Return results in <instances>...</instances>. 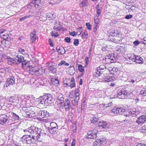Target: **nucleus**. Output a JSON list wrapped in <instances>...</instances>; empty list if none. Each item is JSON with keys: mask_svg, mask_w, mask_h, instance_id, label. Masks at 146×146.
<instances>
[{"mask_svg": "<svg viewBox=\"0 0 146 146\" xmlns=\"http://www.w3.org/2000/svg\"><path fill=\"white\" fill-rule=\"evenodd\" d=\"M6 59H8L7 63L9 65H12L13 64H16V60H14L13 58H11L10 57H8Z\"/></svg>", "mask_w": 146, "mask_h": 146, "instance_id": "obj_21", "label": "nucleus"}, {"mask_svg": "<svg viewBox=\"0 0 146 146\" xmlns=\"http://www.w3.org/2000/svg\"><path fill=\"white\" fill-rule=\"evenodd\" d=\"M48 70L52 73H54L55 72L56 69L53 66H50L48 68Z\"/></svg>", "mask_w": 146, "mask_h": 146, "instance_id": "obj_42", "label": "nucleus"}, {"mask_svg": "<svg viewBox=\"0 0 146 146\" xmlns=\"http://www.w3.org/2000/svg\"><path fill=\"white\" fill-rule=\"evenodd\" d=\"M44 110L40 111L39 112L38 115L42 118L44 117Z\"/></svg>", "mask_w": 146, "mask_h": 146, "instance_id": "obj_44", "label": "nucleus"}, {"mask_svg": "<svg viewBox=\"0 0 146 146\" xmlns=\"http://www.w3.org/2000/svg\"><path fill=\"white\" fill-rule=\"evenodd\" d=\"M50 127L52 128H58V126L56 123L55 122H52L50 123Z\"/></svg>", "mask_w": 146, "mask_h": 146, "instance_id": "obj_34", "label": "nucleus"}, {"mask_svg": "<svg viewBox=\"0 0 146 146\" xmlns=\"http://www.w3.org/2000/svg\"><path fill=\"white\" fill-rule=\"evenodd\" d=\"M141 42H142L144 44H146V36L143 38V40Z\"/></svg>", "mask_w": 146, "mask_h": 146, "instance_id": "obj_64", "label": "nucleus"}, {"mask_svg": "<svg viewBox=\"0 0 146 146\" xmlns=\"http://www.w3.org/2000/svg\"><path fill=\"white\" fill-rule=\"evenodd\" d=\"M74 93H75V96H79L80 93V90L78 88L76 89L75 90Z\"/></svg>", "mask_w": 146, "mask_h": 146, "instance_id": "obj_48", "label": "nucleus"}, {"mask_svg": "<svg viewBox=\"0 0 146 146\" xmlns=\"http://www.w3.org/2000/svg\"><path fill=\"white\" fill-rule=\"evenodd\" d=\"M107 64H103L98 67L95 72L94 75L96 77H98L100 76L103 74L107 69L106 65Z\"/></svg>", "mask_w": 146, "mask_h": 146, "instance_id": "obj_5", "label": "nucleus"}, {"mask_svg": "<svg viewBox=\"0 0 146 146\" xmlns=\"http://www.w3.org/2000/svg\"><path fill=\"white\" fill-rule=\"evenodd\" d=\"M36 69V68L35 67H33L32 66H30V73L32 74L37 73V72H38V71Z\"/></svg>", "mask_w": 146, "mask_h": 146, "instance_id": "obj_26", "label": "nucleus"}, {"mask_svg": "<svg viewBox=\"0 0 146 146\" xmlns=\"http://www.w3.org/2000/svg\"><path fill=\"white\" fill-rule=\"evenodd\" d=\"M38 104L42 105L44 106L49 105L54 102L52 96L49 94H45L42 96H40L36 99Z\"/></svg>", "mask_w": 146, "mask_h": 146, "instance_id": "obj_2", "label": "nucleus"}, {"mask_svg": "<svg viewBox=\"0 0 146 146\" xmlns=\"http://www.w3.org/2000/svg\"><path fill=\"white\" fill-rule=\"evenodd\" d=\"M142 130L144 132L146 133V124L144 126H143L142 127Z\"/></svg>", "mask_w": 146, "mask_h": 146, "instance_id": "obj_63", "label": "nucleus"}, {"mask_svg": "<svg viewBox=\"0 0 146 146\" xmlns=\"http://www.w3.org/2000/svg\"><path fill=\"white\" fill-rule=\"evenodd\" d=\"M60 101L62 102H64V98L63 97V95L62 94H59L57 100Z\"/></svg>", "mask_w": 146, "mask_h": 146, "instance_id": "obj_31", "label": "nucleus"}, {"mask_svg": "<svg viewBox=\"0 0 146 146\" xmlns=\"http://www.w3.org/2000/svg\"><path fill=\"white\" fill-rule=\"evenodd\" d=\"M58 52L60 55H62L66 53V51L64 47L61 48L59 47V48L58 49Z\"/></svg>", "mask_w": 146, "mask_h": 146, "instance_id": "obj_27", "label": "nucleus"}, {"mask_svg": "<svg viewBox=\"0 0 146 146\" xmlns=\"http://www.w3.org/2000/svg\"><path fill=\"white\" fill-rule=\"evenodd\" d=\"M118 113L120 114H123L124 112L125 111V109H123L122 108H118Z\"/></svg>", "mask_w": 146, "mask_h": 146, "instance_id": "obj_39", "label": "nucleus"}, {"mask_svg": "<svg viewBox=\"0 0 146 146\" xmlns=\"http://www.w3.org/2000/svg\"><path fill=\"white\" fill-rule=\"evenodd\" d=\"M30 36L31 37V39L33 42H35L37 36L36 34V31L35 29L33 31V32H31L30 34Z\"/></svg>", "mask_w": 146, "mask_h": 146, "instance_id": "obj_20", "label": "nucleus"}, {"mask_svg": "<svg viewBox=\"0 0 146 146\" xmlns=\"http://www.w3.org/2000/svg\"><path fill=\"white\" fill-rule=\"evenodd\" d=\"M21 118L19 116L12 111H10L6 114L0 115V123L3 125L7 122L9 123L11 121H14L19 120Z\"/></svg>", "mask_w": 146, "mask_h": 146, "instance_id": "obj_1", "label": "nucleus"}, {"mask_svg": "<svg viewBox=\"0 0 146 146\" xmlns=\"http://www.w3.org/2000/svg\"><path fill=\"white\" fill-rule=\"evenodd\" d=\"M106 139L105 138L100 137L99 139H97L93 143L94 146H100L103 143H104Z\"/></svg>", "mask_w": 146, "mask_h": 146, "instance_id": "obj_12", "label": "nucleus"}, {"mask_svg": "<svg viewBox=\"0 0 146 146\" xmlns=\"http://www.w3.org/2000/svg\"><path fill=\"white\" fill-rule=\"evenodd\" d=\"M21 62L22 63V65L23 67L27 66L28 65H27V62L24 59Z\"/></svg>", "mask_w": 146, "mask_h": 146, "instance_id": "obj_43", "label": "nucleus"}, {"mask_svg": "<svg viewBox=\"0 0 146 146\" xmlns=\"http://www.w3.org/2000/svg\"><path fill=\"white\" fill-rule=\"evenodd\" d=\"M48 42H49V44H50L51 46H54L53 44L52 43V40L51 39L49 38L48 39Z\"/></svg>", "mask_w": 146, "mask_h": 146, "instance_id": "obj_60", "label": "nucleus"}, {"mask_svg": "<svg viewBox=\"0 0 146 146\" xmlns=\"http://www.w3.org/2000/svg\"><path fill=\"white\" fill-rule=\"evenodd\" d=\"M44 117H48L49 116V113L46 110H44Z\"/></svg>", "mask_w": 146, "mask_h": 146, "instance_id": "obj_47", "label": "nucleus"}, {"mask_svg": "<svg viewBox=\"0 0 146 146\" xmlns=\"http://www.w3.org/2000/svg\"><path fill=\"white\" fill-rule=\"evenodd\" d=\"M32 143H35L36 141L41 142L42 139L41 138L42 134H37L36 135H31Z\"/></svg>", "mask_w": 146, "mask_h": 146, "instance_id": "obj_9", "label": "nucleus"}, {"mask_svg": "<svg viewBox=\"0 0 146 146\" xmlns=\"http://www.w3.org/2000/svg\"><path fill=\"white\" fill-rule=\"evenodd\" d=\"M133 111H132V117H135L137 116L139 114L140 112L136 109L132 110Z\"/></svg>", "mask_w": 146, "mask_h": 146, "instance_id": "obj_29", "label": "nucleus"}, {"mask_svg": "<svg viewBox=\"0 0 146 146\" xmlns=\"http://www.w3.org/2000/svg\"><path fill=\"white\" fill-rule=\"evenodd\" d=\"M30 17V16H26L24 17H23L20 19V21H22L25 19H27V18H29Z\"/></svg>", "mask_w": 146, "mask_h": 146, "instance_id": "obj_50", "label": "nucleus"}, {"mask_svg": "<svg viewBox=\"0 0 146 146\" xmlns=\"http://www.w3.org/2000/svg\"><path fill=\"white\" fill-rule=\"evenodd\" d=\"M19 52L23 54H25V50L21 48L19 49Z\"/></svg>", "mask_w": 146, "mask_h": 146, "instance_id": "obj_59", "label": "nucleus"}, {"mask_svg": "<svg viewBox=\"0 0 146 146\" xmlns=\"http://www.w3.org/2000/svg\"><path fill=\"white\" fill-rule=\"evenodd\" d=\"M135 55L132 54H129L125 57L126 60L128 61L127 63L132 64L133 62H134Z\"/></svg>", "mask_w": 146, "mask_h": 146, "instance_id": "obj_13", "label": "nucleus"}, {"mask_svg": "<svg viewBox=\"0 0 146 146\" xmlns=\"http://www.w3.org/2000/svg\"><path fill=\"white\" fill-rule=\"evenodd\" d=\"M108 35L109 37V38H110V37H113L114 36V34L113 31H112L111 32L109 33Z\"/></svg>", "mask_w": 146, "mask_h": 146, "instance_id": "obj_55", "label": "nucleus"}, {"mask_svg": "<svg viewBox=\"0 0 146 146\" xmlns=\"http://www.w3.org/2000/svg\"><path fill=\"white\" fill-rule=\"evenodd\" d=\"M68 85L70 86L71 88H72L73 87L75 86V81L74 77H73L71 78V82L70 84L68 83H64V86H66Z\"/></svg>", "mask_w": 146, "mask_h": 146, "instance_id": "obj_15", "label": "nucleus"}, {"mask_svg": "<svg viewBox=\"0 0 146 146\" xmlns=\"http://www.w3.org/2000/svg\"><path fill=\"white\" fill-rule=\"evenodd\" d=\"M15 79L13 76H10L8 78L7 80V82L8 86L9 85H12L15 84Z\"/></svg>", "mask_w": 146, "mask_h": 146, "instance_id": "obj_14", "label": "nucleus"}, {"mask_svg": "<svg viewBox=\"0 0 146 146\" xmlns=\"http://www.w3.org/2000/svg\"><path fill=\"white\" fill-rule=\"evenodd\" d=\"M98 121V118L94 117H93L92 119H91V122L92 123H95Z\"/></svg>", "mask_w": 146, "mask_h": 146, "instance_id": "obj_35", "label": "nucleus"}, {"mask_svg": "<svg viewBox=\"0 0 146 146\" xmlns=\"http://www.w3.org/2000/svg\"><path fill=\"white\" fill-rule=\"evenodd\" d=\"M23 97L24 98V99L25 101L26 100H30V97L29 96H28L27 95H25L23 96Z\"/></svg>", "mask_w": 146, "mask_h": 146, "instance_id": "obj_57", "label": "nucleus"}, {"mask_svg": "<svg viewBox=\"0 0 146 146\" xmlns=\"http://www.w3.org/2000/svg\"><path fill=\"white\" fill-rule=\"evenodd\" d=\"M98 130L94 129L88 131L87 133V137L88 139H96L97 137Z\"/></svg>", "mask_w": 146, "mask_h": 146, "instance_id": "obj_7", "label": "nucleus"}, {"mask_svg": "<svg viewBox=\"0 0 146 146\" xmlns=\"http://www.w3.org/2000/svg\"><path fill=\"white\" fill-rule=\"evenodd\" d=\"M79 40L78 39H75L74 42V45L76 46H78L79 44Z\"/></svg>", "mask_w": 146, "mask_h": 146, "instance_id": "obj_51", "label": "nucleus"}, {"mask_svg": "<svg viewBox=\"0 0 146 146\" xmlns=\"http://www.w3.org/2000/svg\"><path fill=\"white\" fill-rule=\"evenodd\" d=\"M113 32L114 34V36L115 37L118 36V35H119V32L117 30H114L113 31Z\"/></svg>", "mask_w": 146, "mask_h": 146, "instance_id": "obj_41", "label": "nucleus"}, {"mask_svg": "<svg viewBox=\"0 0 146 146\" xmlns=\"http://www.w3.org/2000/svg\"><path fill=\"white\" fill-rule=\"evenodd\" d=\"M112 70V72H110L111 74H114V72H116L118 70V69L116 67H113Z\"/></svg>", "mask_w": 146, "mask_h": 146, "instance_id": "obj_46", "label": "nucleus"}, {"mask_svg": "<svg viewBox=\"0 0 146 146\" xmlns=\"http://www.w3.org/2000/svg\"><path fill=\"white\" fill-rule=\"evenodd\" d=\"M51 81L52 84L55 86H57L59 84V81L56 78H54L51 79Z\"/></svg>", "mask_w": 146, "mask_h": 146, "instance_id": "obj_24", "label": "nucleus"}, {"mask_svg": "<svg viewBox=\"0 0 146 146\" xmlns=\"http://www.w3.org/2000/svg\"><path fill=\"white\" fill-rule=\"evenodd\" d=\"M24 131L27 134L29 133L31 135H36L37 134H42V135H43L46 134L43 130L34 126H31L24 130Z\"/></svg>", "mask_w": 146, "mask_h": 146, "instance_id": "obj_3", "label": "nucleus"}, {"mask_svg": "<svg viewBox=\"0 0 146 146\" xmlns=\"http://www.w3.org/2000/svg\"><path fill=\"white\" fill-rule=\"evenodd\" d=\"M133 17V15H127L125 16V18L127 19H130Z\"/></svg>", "mask_w": 146, "mask_h": 146, "instance_id": "obj_58", "label": "nucleus"}, {"mask_svg": "<svg viewBox=\"0 0 146 146\" xmlns=\"http://www.w3.org/2000/svg\"><path fill=\"white\" fill-rule=\"evenodd\" d=\"M47 16L49 18H51L52 19H54L56 16L54 14V12L52 13H49L48 14Z\"/></svg>", "mask_w": 146, "mask_h": 146, "instance_id": "obj_33", "label": "nucleus"}, {"mask_svg": "<svg viewBox=\"0 0 146 146\" xmlns=\"http://www.w3.org/2000/svg\"><path fill=\"white\" fill-rule=\"evenodd\" d=\"M146 122V115H143L137 118L135 122L138 124L141 125Z\"/></svg>", "mask_w": 146, "mask_h": 146, "instance_id": "obj_10", "label": "nucleus"}, {"mask_svg": "<svg viewBox=\"0 0 146 146\" xmlns=\"http://www.w3.org/2000/svg\"><path fill=\"white\" fill-rule=\"evenodd\" d=\"M31 135H29L27 136L26 139L25 141L26 142L27 144H32V140H31Z\"/></svg>", "mask_w": 146, "mask_h": 146, "instance_id": "obj_28", "label": "nucleus"}, {"mask_svg": "<svg viewBox=\"0 0 146 146\" xmlns=\"http://www.w3.org/2000/svg\"><path fill=\"white\" fill-rule=\"evenodd\" d=\"M134 62L138 64H142L143 63V59L141 57L135 55Z\"/></svg>", "mask_w": 146, "mask_h": 146, "instance_id": "obj_17", "label": "nucleus"}, {"mask_svg": "<svg viewBox=\"0 0 146 146\" xmlns=\"http://www.w3.org/2000/svg\"><path fill=\"white\" fill-rule=\"evenodd\" d=\"M117 51H119L120 52H123L125 50V45L118 46L117 47Z\"/></svg>", "mask_w": 146, "mask_h": 146, "instance_id": "obj_25", "label": "nucleus"}, {"mask_svg": "<svg viewBox=\"0 0 146 146\" xmlns=\"http://www.w3.org/2000/svg\"><path fill=\"white\" fill-rule=\"evenodd\" d=\"M78 69L79 71L81 72H82L84 71V67L81 65H79L78 66Z\"/></svg>", "mask_w": 146, "mask_h": 146, "instance_id": "obj_40", "label": "nucleus"}, {"mask_svg": "<svg viewBox=\"0 0 146 146\" xmlns=\"http://www.w3.org/2000/svg\"><path fill=\"white\" fill-rule=\"evenodd\" d=\"M132 111L133 110L132 109H129L126 111L125 110L123 114L125 116L129 117L132 115Z\"/></svg>", "mask_w": 146, "mask_h": 146, "instance_id": "obj_22", "label": "nucleus"}, {"mask_svg": "<svg viewBox=\"0 0 146 146\" xmlns=\"http://www.w3.org/2000/svg\"><path fill=\"white\" fill-rule=\"evenodd\" d=\"M94 24L96 26H98L99 22V19L98 18H97L96 19H94Z\"/></svg>", "mask_w": 146, "mask_h": 146, "instance_id": "obj_45", "label": "nucleus"}, {"mask_svg": "<svg viewBox=\"0 0 146 146\" xmlns=\"http://www.w3.org/2000/svg\"><path fill=\"white\" fill-rule=\"evenodd\" d=\"M136 79H131L129 81V82H131L133 84H134L135 82L136 83Z\"/></svg>", "mask_w": 146, "mask_h": 146, "instance_id": "obj_56", "label": "nucleus"}, {"mask_svg": "<svg viewBox=\"0 0 146 146\" xmlns=\"http://www.w3.org/2000/svg\"><path fill=\"white\" fill-rule=\"evenodd\" d=\"M71 39L70 38L68 37H66L64 39L65 41L68 43H70V42Z\"/></svg>", "mask_w": 146, "mask_h": 146, "instance_id": "obj_52", "label": "nucleus"}, {"mask_svg": "<svg viewBox=\"0 0 146 146\" xmlns=\"http://www.w3.org/2000/svg\"><path fill=\"white\" fill-rule=\"evenodd\" d=\"M94 28L93 29V32L95 33L96 32V30L98 29V28L97 27L98 26H96V25H94Z\"/></svg>", "mask_w": 146, "mask_h": 146, "instance_id": "obj_61", "label": "nucleus"}, {"mask_svg": "<svg viewBox=\"0 0 146 146\" xmlns=\"http://www.w3.org/2000/svg\"><path fill=\"white\" fill-rule=\"evenodd\" d=\"M20 110L23 116L24 117L31 118L35 115V113L33 111L26 107H23Z\"/></svg>", "mask_w": 146, "mask_h": 146, "instance_id": "obj_4", "label": "nucleus"}, {"mask_svg": "<svg viewBox=\"0 0 146 146\" xmlns=\"http://www.w3.org/2000/svg\"><path fill=\"white\" fill-rule=\"evenodd\" d=\"M116 38L112 39L113 41L116 43H119L121 42V39H117V37H115Z\"/></svg>", "mask_w": 146, "mask_h": 146, "instance_id": "obj_36", "label": "nucleus"}, {"mask_svg": "<svg viewBox=\"0 0 146 146\" xmlns=\"http://www.w3.org/2000/svg\"><path fill=\"white\" fill-rule=\"evenodd\" d=\"M64 107L65 110L67 111H69L70 109H73L70 100L68 98L66 99L64 101Z\"/></svg>", "mask_w": 146, "mask_h": 146, "instance_id": "obj_11", "label": "nucleus"}, {"mask_svg": "<svg viewBox=\"0 0 146 146\" xmlns=\"http://www.w3.org/2000/svg\"><path fill=\"white\" fill-rule=\"evenodd\" d=\"M3 32H2L1 31L0 33V35L2 38H3V39L7 41H9L10 39V37L9 34H6V35H5L4 34H3Z\"/></svg>", "mask_w": 146, "mask_h": 146, "instance_id": "obj_19", "label": "nucleus"}, {"mask_svg": "<svg viewBox=\"0 0 146 146\" xmlns=\"http://www.w3.org/2000/svg\"><path fill=\"white\" fill-rule=\"evenodd\" d=\"M17 57L18 58L17 60L19 64L21 63L24 59V58L23 56L19 55H17Z\"/></svg>", "mask_w": 146, "mask_h": 146, "instance_id": "obj_30", "label": "nucleus"}, {"mask_svg": "<svg viewBox=\"0 0 146 146\" xmlns=\"http://www.w3.org/2000/svg\"><path fill=\"white\" fill-rule=\"evenodd\" d=\"M105 82H110L112 81L113 80L111 78H109L108 77H107L106 78L104 79Z\"/></svg>", "mask_w": 146, "mask_h": 146, "instance_id": "obj_53", "label": "nucleus"}, {"mask_svg": "<svg viewBox=\"0 0 146 146\" xmlns=\"http://www.w3.org/2000/svg\"><path fill=\"white\" fill-rule=\"evenodd\" d=\"M140 94L143 96H146V88H143L141 90Z\"/></svg>", "mask_w": 146, "mask_h": 146, "instance_id": "obj_32", "label": "nucleus"}, {"mask_svg": "<svg viewBox=\"0 0 146 146\" xmlns=\"http://www.w3.org/2000/svg\"><path fill=\"white\" fill-rule=\"evenodd\" d=\"M98 123L99 127L104 129L105 130H107V129L109 128L110 124L107 121L102 120L99 121Z\"/></svg>", "mask_w": 146, "mask_h": 146, "instance_id": "obj_8", "label": "nucleus"}, {"mask_svg": "<svg viewBox=\"0 0 146 146\" xmlns=\"http://www.w3.org/2000/svg\"><path fill=\"white\" fill-rule=\"evenodd\" d=\"M86 25L87 26V29L89 30H91V25L89 23H86Z\"/></svg>", "mask_w": 146, "mask_h": 146, "instance_id": "obj_54", "label": "nucleus"}, {"mask_svg": "<svg viewBox=\"0 0 146 146\" xmlns=\"http://www.w3.org/2000/svg\"><path fill=\"white\" fill-rule=\"evenodd\" d=\"M117 92L116 97L121 99L124 98L127 94L131 93V92L126 91L125 88L119 90Z\"/></svg>", "mask_w": 146, "mask_h": 146, "instance_id": "obj_6", "label": "nucleus"}, {"mask_svg": "<svg viewBox=\"0 0 146 146\" xmlns=\"http://www.w3.org/2000/svg\"><path fill=\"white\" fill-rule=\"evenodd\" d=\"M88 34L86 32H83L82 34V38L85 39L88 38Z\"/></svg>", "mask_w": 146, "mask_h": 146, "instance_id": "obj_37", "label": "nucleus"}, {"mask_svg": "<svg viewBox=\"0 0 146 146\" xmlns=\"http://www.w3.org/2000/svg\"><path fill=\"white\" fill-rule=\"evenodd\" d=\"M88 0H82L79 4L80 7L83 8L86 6L88 5Z\"/></svg>", "mask_w": 146, "mask_h": 146, "instance_id": "obj_23", "label": "nucleus"}, {"mask_svg": "<svg viewBox=\"0 0 146 146\" xmlns=\"http://www.w3.org/2000/svg\"><path fill=\"white\" fill-rule=\"evenodd\" d=\"M80 99V97L78 96H75V97L73 99L71 100L72 104L75 106L78 105V102Z\"/></svg>", "mask_w": 146, "mask_h": 146, "instance_id": "obj_16", "label": "nucleus"}, {"mask_svg": "<svg viewBox=\"0 0 146 146\" xmlns=\"http://www.w3.org/2000/svg\"><path fill=\"white\" fill-rule=\"evenodd\" d=\"M49 131L50 133L51 134H56L58 133V128H52L50 127H48L47 128Z\"/></svg>", "mask_w": 146, "mask_h": 146, "instance_id": "obj_18", "label": "nucleus"}, {"mask_svg": "<svg viewBox=\"0 0 146 146\" xmlns=\"http://www.w3.org/2000/svg\"><path fill=\"white\" fill-rule=\"evenodd\" d=\"M54 30L56 31H60L62 29V28L60 26H58L56 27V26H54L53 28Z\"/></svg>", "mask_w": 146, "mask_h": 146, "instance_id": "obj_49", "label": "nucleus"}, {"mask_svg": "<svg viewBox=\"0 0 146 146\" xmlns=\"http://www.w3.org/2000/svg\"><path fill=\"white\" fill-rule=\"evenodd\" d=\"M102 11V9H97L96 10V13L97 15H96V16L97 17H98L100 15L101 12Z\"/></svg>", "mask_w": 146, "mask_h": 146, "instance_id": "obj_38", "label": "nucleus"}, {"mask_svg": "<svg viewBox=\"0 0 146 146\" xmlns=\"http://www.w3.org/2000/svg\"><path fill=\"white\" fill-rule=\"evenodd\" d=\"M70 35H71L73 36H75L76 35V33L75 32L73 31L72 32H71L69 34Z\"/></svg>", "mask_w": 146, "mask_h": 146, "instance_id": "obj_62", "label": "nucleus"}]
</instances>
